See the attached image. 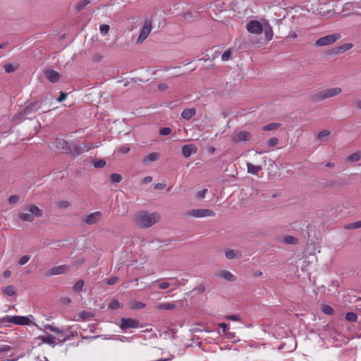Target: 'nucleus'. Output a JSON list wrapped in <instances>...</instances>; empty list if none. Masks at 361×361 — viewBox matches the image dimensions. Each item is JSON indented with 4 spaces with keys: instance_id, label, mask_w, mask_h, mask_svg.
Listing matches in <instances>:
<instances>
[{
    "instance_id": "nucleus-51",
    "label": "nucleus",
    "mask_w": 361,
    "mask_h": 361,
    "mask_svg": "<svg viewBox=\"0 0 361 361\" xmlns=\"http://www.w3.org/2000/svg\"><path fill=\"white\" fill-rule=\"evenodd\" d=\"M204 290H205L204 285L202 283V284H200L196 288H195L192 291L197 292V294H201V293H204Z\"/></svg>"
},
{
    "instance_id": "nucleus-59",
    "label": "nucleus",
    "mask_w": 361,
    "mask_h": 361,
    "mask_svg": "<svg viewBox=\"0 0 361 361\" xmlns=\"http://www.w3.org/2000/svg\"><path fill=\"white\" fill-rule=\"evenodd\" d=\"M67 97V94L66 93H64L63 92H60V96L57 99V101L59 102H61L62 101H63Z\"/></svg>"
},
{
    "instance_id": "nucleus-37",
    "label": "nucleus",
    "mask_w": 361,
    "mask_h": 361,
    "mask_svg": "<svg viewBox=\"0 0 361 361\" xmlns=\"http://www.w3.org/2000/svg\"><path fill=\"white\" fill-rule=\"evenodd\" d=\"M345 318L348 322H355L357 319V315L354 312H348Z\"/></svg>"
},
{
    "instance_id": "nucleus-40",
    "label": "nucleus",
    "mask_w": 361,
    "mask_h": 361,
    "mask_svg": "<svg viewBox=\"0 0 361 361\" xmlns=\"http://www.w3.org/2000/svg\"><path fill=\"white\" fill-rule=\"evenodd\" d=\"M120 307V303L118 300H112L109 304V308L113 310H118Z\"/></svg>"
},
{
    "instance_id": "nucleus-43",
    "label": "nucleus",
    "mask_w": 361,
    "mask_h": 361,
    "mask_svg": "<svg viewBox=\"0 0 361 361\" xmlns=\"http://www.w3.org/2000/svg\"><path fill=\"white\" fill-rule=\"evenodd\" d=\"M109 30L110 27L109 25L104 24L100 25L99 30L101 34L103 35H106V34H108Z\"/></svg>"
},
{
    "instance_id": "nucleus-39",
    "label": "nucleus",
    "mask_w": 361,
    "mask_h": 361,
    "mask_svg": "<svg viewBox=\"0 0 361 361\" xmlns=\"http://www.w3.org/2000/svg\"><path fill=\"white\" fill-rule=\"evenodd\" d=\"M231 54H232L231 49H228L226 50L221 56V60L223 61H228L231 59Z\"/></svg>"
},
{
    "instance_id": "nucleus-8",
    "label": "nucleus",
    "mask_w": 361,
    "mask_h": 361,
    "mask_svg": "<svg viewBox=\"0 0 361 361\" xmlns=\"http://www.w3.org/2000/svg\"><path fill=\"white\" fill-rule=\"evenodd\" d=\"M187 214L188 216L197 217V218L215 216L214 212L209 209H191L188 212Z\"/></svg>"
},
{
    "instance_id": "nucleus-48",
    "label": "nucleus",
    "mask_w": 361,
    "mask_h": 361,
    "mask_svg": "<svg viewBox=\"0 0 361 361\" xmlns=\"http://www.w3.org/2000/svg\"><path fill=\"white\" fill-rule=\"evenodd\" d=\"M279 143V139L276 137H271L268 140L267 144L269 147L276 146Z\"/></svg>"
},
{
    "instance_id": "nucleus-27",
    "label": "nucleus",
    "mask_w": 361,
    "mask_h": 361,
    "mask_svg": "<svg viewBox=\"0 0 361 361\" xmlns=\"http://www.w3.org/2000/svg\"><path fill=\"white\" fill-rule=\"evenodd\" d=\"M4 294L8 296H13L16 295V289L14 286L9 285L5 287L3 290Z\"/></svg>"
},
{
    "instance_id": "nucleus-61",
    "label": "nucleus",
    "mask_w": 361,
    "mask_h": 361,
    "mask_svg": "<svg viewBox=\"0 0 361 361\" xmlns=\"http://www.w3.org/2000/svg\"><path fill=\"white\" fill-rule=\"evenodd\" d=\"M170 286V283L168 282H163L159 285L160 289H166Z\"/></svg>"
},
{
    "instance_id": "nucleus-2",
    "label": "nucleus",
    "mask_w": 361,
    "mask_h": 361,
    "mask_svg": "<svg viewBox=\"0 0 361 361\" xmlns=\"http://www.w3.org/2000/svg\"><path fill=\"white\" fill-rule=\"evenodd\" d=\"M44 101V99H36L29 103L19 113L14 116V119L25 120L31 118V115H33L39 109H42Z\"/></svg>"
},
{
    "instance_id": "nucleus-16",
    "label": "nucleus",
    "mask_w": 361,
    "mask_h": 361,
    "mask_svg": "<svg viewBox=\"0 0 361 361\" xmlns=\"http://www.w3.org/2000/svg\"><path fill=\"white\" fill-rule=\"evenodd\" d=\"M252 138V135L248 131H240L235 136L233 137V141L238 142H246L250 140Z\"/></svg>"
},
{
    "instance_id": "nucleus-22",
    "label": "nucleus",
    "mask_w": 361,
    "mask_h": 361,
    "mask_svg": "<svg viewBox=\"0 0 361 361\" xmlns=\"http://www.w3.org/2000/svg\"><path fill=\"white\" fill-rule=\"evenodd\" d=\"M263 31L264 32L265 38L267 41H270L274 35L271 26L267 21L263 23Z\"/></svg>"
},
{
    "instance_id": "nucleus-53",
    "label": "nucleus",
    "mask_w": 361,
    "mask_h": 361,
    "mask_svg": "<svg viewBox=\"0 0 361 361\" xmlns=\"http://www.w3.org/2000/svg\"><path fill=\"white\" fill-rule=\"evenodd\" d=\"M75 336H77V332H71L70 335L66 336L61 341H59V343L62 344L64 342L70 340L72 337H74Z\"/></svg>"
},
{
    "instance_id": "nucleus-58",
    "label": "nucleus",
    "mask_w": 361,
    "mask_h": 361,
    "mask_svg": "<svg viewBox=\"0 0 361 361\" xmlns=\"http://www.w3.org/2000/svg\"><path fill=\"white\" fill-rule=\"evenodd\" d=\"M158 90L159 91H165L168 88V85L165 83H160L158 85Z\"/></svg>"
},
{
    "instance_id": "nucleus-14",
    "label": "nucleus",
    "mask_w": 361,
    "mask_h": 361,
    "mask_svg": "<svg viewBox=\"0 0 361 361\" xmlns=\"http://www.w3.org/2000/svg\"><path fill=\"white\" fill-rule=\"evenodd\" d=\"M102 214L101 212H95L85 216L83 222L87 225H93L97 223L102 218Z\"/></svg>"
},
{
    "instance_id": "nucleus-64",
    "label": "nucleus",
    "mask_w": 361,
    "mask_h": 361,
    "mask_svg": "<svg viewBox=\"0 0 361 361\" xmlns=\"http://www.w3.org/2000/svg\"><path fill=\"white\" fill-rule=\"evenodd\" d=\"M152 180V176H147L142 180V183H150Z\"/></svg>"
},
{
    "instance_id": "nucleus-19",
    "label": "nucleus",
    "mask_w": 361,
    "mask_h": 361,
    "mask_svg": "<svg viewBox=\"0 0 361 361\" xmlns=\"http://www.w3.org/2000/svg\"><path fill=\"white\" fill-rule=\"evenodd\" d=\"M37 338L40 340L42 343H47L53 348L56 345L55 337L50 334H47L45 336H39Z\"/></svg>"
},
{
    "instance_id": "nucleus-38",
    "label": "nucleus",
    "mask_w": 361,
    "mask_h": 361,
    "mask_svg": "<svg viewBox=\"0 0 361 361\" xmlns=\"http://www.w3.org/2000/svg\"><path fill=\"white\" fill-rule=\"evenodd\" d=\"M84 286V281L82 280L78 281L73 286V289L75 292H80Z\"/></svg>"
},
{
    "instance_id": "nucleus-28",
    "label": "nucleus",
    "mask_w": 361,
    "mask_h": 361,
    "mask_svg": "<svg viewBox=\"0 0 361 361\" xmlns=\"http://www.w3.org/2000/svg\"><path fill=\"white\" fill-rule=\"evenodd\" d=\"M281 126L279 123H271L262 127V130L269 131L278 129Z\"/></svg>"
},
{
    "instance_id": "nucleus-9",
    "label": "nucleus",
    "mask_w": 361,
    "mask_h": 361,
    "mask_svg": "<svg viewBox=\"0 0 361 361\" xmlns=\"http://www.w3.org/2000/svg\"><path fill=\"white\" fill-rule=\"evenodd\" d=\"M246 29L250 33L259 35L263 32V24L257 20H252L247 23Z\"/></svg>"
},
{
    "instance_id": "nucleus-25",
    "label": "nucleus",
    "mask_w": 361,
    "mask_h": 361,
    "mask_svg": "<svg viewBox=\"0 0 361 361\" xmlns=\"http://www.w3.org/2000/svg\"><path fill=\"white\" fill-rule=\"evenodd\" d=\"M247 172L251 174L256 175L258 173L259 171L262 170V167L260 166H255L252 164L247 162Z\"/></svg>"
},
{
    "instance_id": "nucleus-30",
    "label": "nucleus",
    "mask_w": 361,
    "mask_h": 361,
    "mask_svg": "<svg viewBox=\"0 0 361 361\" xmlns=\"http://www.w3.org/2000/svg\"><path fill=\"white\" fill-rule=\"evenodd\" d=\"M176 307L175 303H163L159 304L157 306V308L159 310H171L175 309Z\"/></svg>"
},
{
    "instance_id": "nucleus-54",
    "label": "nucleus",
    "mask_w": 361,
    "mask_h": 361,
    "mask_svg": "<svg viewBox=\"0 0 361 361\" xmlns=\"http://www.w3.org/2000/svg\"><path fill=\"white\" fill-rule=\"evenodd\" d=\"M19 201V196L16 195H13L9 197L8 202L10 204H16Z\"/></svg>"
},
{
    "instance_id": "nucleus-11",
    "label": "nucleus",
    "mask_w": 361,
    "mask_h": 361,
    "mask_svg": "<svg viewBox=\"0 0 361 361\" xmlns=\"http://www.w3.org/2000/svg\"><path fill=\"white\" fill-rule=\"evenodd\" d=\"M91 149V147L87 145H84L83 147H80L76 143L71 142L69 143L68 150L67 151L68 154H71L73 155H79L84 152H87Z\"/></svg>"
},
{
    "instance_id": "nucleus-12",
    "label": "nucleus",
    "mask_w": 361,
    "mask_h": 361,
    "mask_svg": "<svg viewBox=\"0 0 361 361\" xmlns=\"http://www.w3.org/2000/svg\"><path fill=\"white\" fill-rule=\"evenodd\" d=\"M140 326V321L133 318H121L120 328L126 330L130 328H137Z\"/></svg>"
},
{
    "instance_id": "nucleus-45",
    "label": "nucleus",
    "mask_w": 361,
    "mask_h": 361,
    "mask_svg": "<svg viewBox=\"0 0 361 361\" xmlns=\"http://www.w3.org/2000/svg\"><path fill=\"white\" fill-rule=\"evenodd\" d=\"M145 307V304L142 302L134 301L132 305V308L135 310L142 309Z\"/></svg>"
},
{
    "instance_id": "nucleus-63",
    "label": "nucleus",
    "mask_w": 361,
    "mask_h": 361,
    "mask_svg": "<svg viewBox=\"0 0 361 361\" xmlns=\"http://www.w3.org/2000/svg\"><path fill=\"white\" fill-rule=\"evenodd\" d=\"M219 326L221 328L223 333L226 334L228 329L227 324L226 323H221L219 324Z\"/></svg>"
},
{
    "instance_id": "nucleus-13",
    "label": "nucleus",
    "mask_w": 361,
    "mask_h": 361,
    "mask_svg": "<svg viewBox=\"0 0 361 361\" xmlns=\"http://www.w3.org/2000/svg\"><path fill=\"white\" fill-rule=\"evenodd\" d=\"M71 267L69 265L63 264L54 267L46 272V276H50L54 275H59L69 271Z\"/></svg>"
},
{
    "instance_id": "nucleus-18",
    "label": "nucleus",
    "mask_w": 361,
    "mask_h": 361,
    "mask_svg": "<svg viewBox=\"0 0 361 361\" xmlns=\"http://www.w3.org/2000/svg\"><path fill=\"white\" fill-rule=\"evenodd\" d=\"M196 152L197 147L193 144H188L182 147L183 155L186 158H188L191 154H195Z\"/></svg>"
},
{
    "instance_id": "nucleus-21",
    "label": "nucleus",
    "mask_w": 361,
    "mask_h": 361,
    "mask_svg": "<svg viewBox=\"0 0 361 361\" xmlns=\"http://www.w3.org/2000/svg\"><path fill=\"white\" fill-rule=\"evenodd\" d=\"M225 256L228 259H238L242 257V252L238 250L228 249L226 250Z\"/></svg>"
},
{
    "instance_id": "nucleus-32",
    "label": "nucleus",
    "mask_w": 361,
    "mask_h": 361,
    "mask_svg": "<svg viewBox=\"0 0 361 361\" xmlns=\"http://www.w3.org/2000/svg\"><path fill=\"white\" fill-rule=\"evenodd\" d=\"M361 159V152H356L348 157L347 160L349 161H357Z\"/></svg>"
},
{
    "instance_id": "nucleus-20",
    "label": "nucleus",
    "mask_w": 361,
    "mask_h": 361,
    "mask_svg": "<svg viewBox=\"0 0 361 361\" xmlns=\"http://www.w3.org/2000/svg\"><path fill=\"white\" fill-rule=\"evenodd\" d=\"M54 146L57 149L65 150L67 152L69 142L62 138H56L54 142Z\"/></svg>"
},
{
    "instance_id": "nucleus-36",
    "label": "nucleus",
    "mask_w": 361,
    "mask_h": 361,
    "mask_svg": "<svg viewBox=\"0 0 361 361\" xmlns=\"http://www.w3.org/2000/svg\"><path fill=\"white\" fill-rule=\"evenodd\" d=\"M18 65H13L11 63H7L4 65L5 72L7 73H10L14 72L18 68Z\"/></svg>"
},
{
    "instance_id": "nucleus-3",
    "label": "nucleus",
    "mask_w": 361,
    "mask_h": 361,
    "mask_svg": "<svg viewBox=\"0 0 361 361\" xmlns=\"http://www.w3.org/2000/svg\"><path fill=\"white\" fill-rule=\"evenodd\" d=\"M25 211L29 213H20L18 217L20 220L31 223L35 220V217H42L43 211L35 204H30L25 207Z\"/></svg>"
},
{
    "instance_id": "nucleus-41",
    "label": "nucleus",
    "mask_w": 361,
    "mask_h": 361,
    "mask_svg": "<svg viewBox=\"0 0 361 361\" xmlns=\"http://www.w3.org/2000/svg\"><path fill=\"white\" fill-rule=\"evenodd\" d=\"M322 311L324 314H326L327 315H332L334 313V309L331 306L327 305H323Z\"/></svg>"
},
{
    "instance_id": "nucleus-29",
    "label": "nucleus",
    "mask_w": 361,
    "mask_h": 361,
    "mask_svg": "<svg viewBox=\"0 0 361 361\" xmlns=\"http://www.w3.org/2000/svg\"><path fill=\"white\" fill-rule=\"evenodd\" d=\"M283 242L288 245H296L299 240L297 238L292 235H286L283 238Z\"/></svg>"
},
{
    "instance_id": "nucleus-35",
    "label": "nucleus",
    "mask_w": 361,
    "mask_h": 361,
    "mask_svg": "<svg viewBox=\"0 0 361 361\" xmlns=\"http://www.w3.org/2000/svg\"><path fill=\"white\" fill-rule=\"evenodd\" d=\"M92 163L94 166L97 169H101L104 167L106 164L104 159H94L93 160Z\"/></svg>"
},
{
    "instance_id": "nucleus-17",
    "label": "nucleus",
    "mask_w": 361,
    "mask_h": 361,
    "mask_svg": "<svg viewBox=\"0 0 361 361\" xmlns=\"http://www.w3.org/2000/svg\"><path fill=\"white\" fill-rule=\"evenodd\" d=\"M44 75L47 80L52 83L56 82L61 78V75L52 69L45 70Z\"/></svg>"
},
{
    "instance_id": "nucleus-42",
    "label": "nucleus",
    "mask_w": 361,
    "mask_h": 361,
    "mask_svg": "<svg viewBox=\"0 0 361 361\" xmlns=\"http://www.w3.org/2000/svg\"><path fill=\"white\" fill-rule=\"evenodd\" d=\"M56 205L59 208L65 209V208H68V207H70L71 204L67 200H62V201L58 202L56 203Z\"/></svg>"
},
{
    "instance_id": "nucleus-60",
    "label": "nucleus",
    "mask_w": 361,
    "mask_h": 361,
    "mask_svg": "<svg viewBox=\"0 0 361 361\" xmlns=\"http://www.w3.org/2000/svg\"><path fill=\"white\" fill-rule=\"evenodd\" d=\"M228 319H230V320H233V321H239L240 319V317L238 315V314H231V315H229L228 317H227Z\"/></svg>"
},
{
    "instance_id": "nucleus-57",
    "label": "nucleus",
    "mask_w": 361,
    "mask_h": 361,
    "mask_svg": "<svg viewBox=\"0 0 361 361\" xmlns=\"http://www.w3.org/2000/svg\"><path fill=\"white\" fill-rule=\"evenodd\" d=\"M61 301L64 305H69L71 302V299L68 297H64L61 298Z\"/></svg>"
},
{
    "instance_id": "nucleus-23",
    "label": "nucleus",
    "mask_w": 361,
    "mask_h": 361,
    "mask_svg": "<svg viewBox=\"0 0 361 361\" xmlns=\"http://www.w3.org/2000/svg\"><path fill=\"white\" fill-rule=\"evenodd\" d=\"M197 110L195 108L185 109L181 113V117L188 121L196 114Z\"/></svg>"
},
{
    "instance_id": "nucleus-55",
    "label": "nucleus",
    "mask_w": 361,
    "mask_h": 361,
    "mask_svg": "<svg viewBox=\"0 0 361 361\" xmlns=\"http://www.w3.org/2000/svg\"><path fill=\"white\" fill-rule=\"evenodd\" d=\"M207 191H208V190H207V189H206V188H204V189H203V190H202L199 191V192H197V197L198 199H203V198H204L205 195L207 194Z\"/></svg>"
},
{
    "instance_id": "nucleus-1",
    "label": "nucleus",
    "mask_w": 361,
    "mask_h": 361,
    "mask_svg": "<svg viewBox=\"0 0 361 361\" xmlns=\"http://www.w3.org/2000/svg\"><path fill=\"white\" fill-rule=\"evenodd\" d=\"M160 219L157 212L149 213L147 211L139 212L134 218L135 223L140 228H149L154 225Z\"/></svg>"
},
{
    "instance_id": "nucleus-33",
    "label": "nucleus",
    "mask_w": 361,
    "mask_h": 361,
    "mask_svg": "<svg viewBox=\"0 0 361 361\" xmlns=\"http://www.w3.org/2000/svg\"><path fill=\"white\" fill-rule=\"evenodd\" d=\"M122 176L118 173H111L110 175V180L112 183H118L122 180Z\"/></svg>"
},
{
    "instance_id": "nucleus-46",
    "label": "nucleus",
    "mask_w": 361,
    "mask_h": 361,
    "mask_svg": "<svg viewBox=\"0 0 361 361\" xmlns=\"http://www.w3.org/2000/svg\"><path fill=\"white\" fill-rule=\"evenodd\" d=\"M30 259V255H24L20 258V259L18 261V264L20 266H23V265L25 264L29 261Z\"/></svg>"
},
{
    "instance_id": "nucleus-50",
    "label": "nucleus",
    "mask_w": 361,
    "mask_h": 361,
    "mask_svg": "<svg viewBox=\"0 0 361 361\" xmlns=\"http://www.w3.org/2000/svg\"><path fill=\"white\" fill-rule=\"evenodd\" d=\"M171 129L168 127L161 128L159 130V134L161 135H168L171 133Z\"/></svg>"
},
{
    "instance_id": "nucleus-15",
    "label": "nucleus",
    "mask_w": 361,
    "mask_h": 361,
    "mask_svg": "<svg viewBox=\"0 0 361 361\" xmlns=\"http://www.w3.org/2000/svg\"><path fill=\"white\" fill-rule=\"evenodd\" d=\"M353 47L352 43H345L341 46L335 47L328 51V54H342L349 49H350Z\"/></svg>"
},
{
    "instance_id": "nucleus-52",
    "label": "nucleus",
    "mask_w": 361,
    "mask_h": 361,
    "mask_svg": "<svg viewBox=\"0 0 361 361\" xmlns=\"http://www.w3.org/2000/svg\"><path fill=\"white\" fill-rule=\"evenodd\" d=\"M130 148L128 145H123L121 146L119 149H118V152L121 153V154H127L130 152Z\"/></svg>"
},
{
    "instance_id": "nucleus-62",
    "label": "nucleus",
    "mask_w": 361,
    "mask_h": 361,
    "mask_svg": "<svg viewBox=\"0 0 361 361\" xmlns=\"http://www.w3.org/2000/svg\"><path fill=\"white\" fill-rule=\"evenodd\" d=\"M165 186H166V184L159 183L155 184L154 188L156 190H161V189H164L165 188Z\"/></svg>"
},
{
    "instance_id": "nucleus-6",
    "label": "nucleus",
    "mask_w": 361,
    "mask_h": 361,
    "mask_svg": "<svg viewBox=\"0 0 361 361\" xmlns=\"http://www.w3.org/2000/svg\"><path fill=\"white\" fill-rule=\"evenodd\" d=\"M341 37V34L339 33H334L331 35H329L324 37H322L319 39H318L316 42L315 45L317 47H323L331 44L334 43L336 41L339 39Z\"/></svg>"
},
{
    "instance_id": "nucleus-34",
    "label": "nucleus",
    "mask_w": 361,
    "mask_h": 361,
    "mask_svg": "<svg viewBox=\"0 0 361 361\" xmlns=\"http://www.w3.org/2000/svg\"><path fill=\"white\" fill-rule=\"evenodd\" d=\"M344 228L348 230L361 228V220L354 223L348 224L345 225Z\"/></svg>"
},
{
    "instance_id": "nucleus-4",
    "label": "nucleus",
    "mask_w": 361,
    "mask_h": 361,
    "mask_svg": "<svg viewBox=\"0 0 361 361\" xmlns=\"http://www.w3.org/2000/svg\"><path fill=\"white\" fill-rule=\"evenodd\" d=\"M342 92V89L340 87H333L324 90L321 92H317L311 96V100L314 102H320L325 99L336 97Z\"/></svg>"
},
{
    "instance_id": "nucleus-31",
    "label": "nucleus",
    "mask_w": 361,
    "mask_h": 361,
    "mask_svg": "<svg viewBox=\"0 0 361 361\" xmlns=\"http://www.w3.org/2000/svg\"><path fill=\"white\" fill-rule=\"evenodd\" d=\"M90 4V0H82L78 3L75 6V9L78 12L82 11L86 6Z\"/></svg>"
},
{
    "instance_id": "nucleus-24",
    "label": "nucleus",
    "mask_w": 361,
    "mask_h": 361,
    "mask_svg": "<svg viewBox=\"0 0 361 361\" xmlns=\"http://www.w3.org/2000/svg\"><path fill=\"white\" fill-rule=\"evenodd\" d=\"M160 157V154L159 152H152L149 153L147 157H145L142 162L145 164H147L150 161H157Z\"/></svg>"
},
{
    "instance_id": "nucleus-47",
    "label": "nucleus",
    "mask_w": 361,
    "mask_h": 361,
    "mask_svg": "<svg viewBox=\"0 0 361 361\" xmlns=\"http://www.w3.org/2000/svg\"><path fill=\"white\" fill-rule=\"evenodd\" d=\"M92 316H93V314L91 312H87V311H82V312L80 313V317L82 320H86V319H87V318L92 317Z\"/></svg>"
},
{
    "instance_id": "nucleus-56",
    "label": "nucleus",
    "mask_w": 361,
    "mask_h": 361,
    "mask_svg": "<svg viewBox=\"0 0 361 361\" xmlns=\"http://www.w3.org/2000/svg\"><path fill=\"white\" fill-rule=\"evenodd\" d=\"M11 350V346L9 345H3L0 347V353L8 352Z\"/></svg>"
},
{
    "instance_id": "nucleus-7",
    "label": "nucleus",
    "mask_w": 361,
    "mask_h": 361,
    "mask_svg": "<svg viewBox=\"0 0 361 361\" xmlns=\"http://www.w3.org/2000/svg\"><path fill=\"white\" fill-rule=\"evenodd\" d=\"M152 22L151 20L146 19L144 22V25L140 30V35L137 39V44L142 43L149 36L152 27Z\"/></svg>"
},
{
    "instance_id": "nucleus-5",
    "label": "nucleus",
    "mask_w": 361,
    "mask_h": 361,
    "mask_svg": "<svg viewBox=\"0 0 361 361\" xmlns=\"http://www.w3.org/2000/svg\"><path fill=\"white\" fill-rule=\"evenodd\" d=\"M13 323L17 325H29L31 323L30 319L25 316H8L6 315L0 318V323Z\"/></svg>"
},
{
    "instance_id": "nucleus-10",
    "label": "nucleus",
    "mask_w": 361,
    "mask_h": 361,
    "mask_svg": "<svg viewBox=\"0 0 361 361\" xmlns=\"http://www.w3.org/2000/svg\"><path fill=\"white\" fill-rule=\"evenodd\" d=\"M91 149V147L87 145H84L83 147H80L76 143L71 142L69 143L68 150L67 151L68 154H71L73 155H79L84 152H87Z\"/></svg>"
},
{
    "instance_id": "nucleus-26",
    "label": "nucleus",
    "mask_w": 361,
    "mask_h": 361,
    "mask_svg": "<svg viewBox=\"0 0 361 361\" xmlns=\"http://www.w3.org/2000/svg\"><path fill=\"white\" fill-rule=\"evenodd\" d=\"M220 276L228 281H234L236 279V277L228 271H223Z\"/></svg>"
},
{
    "instance_id": "nucleus-49",
    "label": "nucleus",
    "mask_w": 361,
    "mask_h": 361,
    "mask_svg": "<svg viewBox=\"0 0 361 361\" xmlns=\"http://www.w3.org/2000/svg\"><path fill=\"white\" fill-rule=\"evenodd\" d=\"M119 281V278L118 276H113L106 280V284L108 285H114L117 283Z\"/></svg>"
},
{
    "instance_id": "nucleus-44",
    "label": "nucleus",
    "mask_w": 361,
    "mask_h": 361,
    "mask_svg": "<svg viewBox=\"0 0 361 361\" xmlns=\"http://www.w3.org/2000/svg\"><path fill=\"white\" fill-rule=\"evenodd\" d=\"M330 135V131L328 130H323L320 131L318 134L317 137L322 140L323 137H328Z\"/></svg>"
}]
</instances>
